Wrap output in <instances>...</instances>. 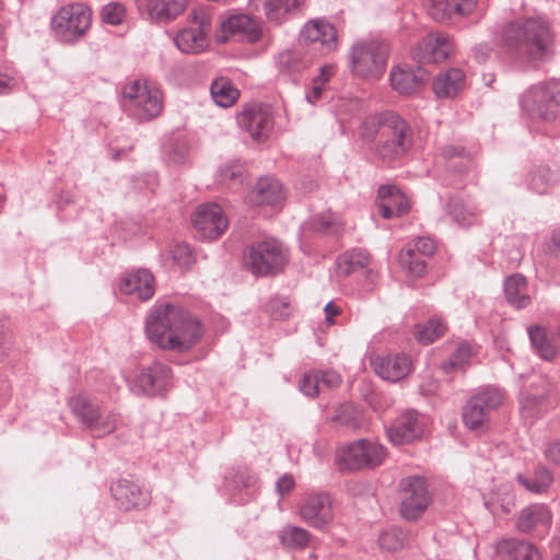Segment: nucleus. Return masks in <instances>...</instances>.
Instances as JSON below:
<instances>
[{
    "label": "nucleus",
    "mask_w": 560,
    "mask_h": 560,
    "mask_svg": "<svg viewBox=\"0 0 560 560\" xmlns=\"http://www.w3.org/2000/svg\"><path fill=\"white\" fill-rule=\"evenodd\" d=\"M300 389L308 397H316L319 394L320 385L315 372L305 373L300 380Z\"/></svg>",
    "instance_id": "4d7b16f0"
},
{
    "label": "nucleus",
    "mask_w": 560,
    "mask_h": 560,
    "mask_svg": "<svg viewBox=\"0 0 560 560\" xmlns=\"http://www.w3.org/2000/svg\"><path fill=\"white\" fill-rule=\"evenodd\" d=\"M388 55L389 47L384 40L358 42L349 52L351 71L361 78L377 79L386 69Z\"/></svg>",
    "instance_id": "423d86ee"
},
{
    "label": "nucleus",
    "mask_w": 560,
    "mask_h": 560,
    "mask_svg": "<svg viewBox=\"0 0 560 560\" xmlns=\"http://www.w3.org/2000/svg\"><path fill=\"white\" fill-rule=\"evenodd\" d=\"M103 22L110 25H119L126 16L125 5L119 2H110L103 7L101 11Z\"/></svg>",
    "instance_id": "864d4df0"
},
{
    "label": "nucleus",
    "mask_w": 560,
    "mask_h": 560,
    "mask_svg": "<svg viewBox=\"0 0 560 560\" xmlns=\"http://www.w3.org/2000/svg\"><path fill=\"white\" fill-rule=\"evenodd\" d=\"M314 58L315 56L311 51L294 48L280 52L276 58V63L280 72L296 74L307 69Z\"/></svg>",
    "instance_id": "c756f323"
},
{
    "label": "nucleus",
    "mask_w": 560,
    "mask_h": 560,
    "mask_svg": "<svg viewBox=\"0 0 560 560\" xmlns=\"http://www.w3.org/2000/svg\"><path fill=\"white\" fill-rule=\"evenodd\" d=\"M442 155L446 160H453L455 158L460 160L458 163L454 162L450 165V167H452L454 171L458 173H464L467 171L468 164L470 163V158L463 148L446 145L442 149Z\"/></svg>",
    "instance_id": "3c124183"
},
{
    "label": "nucleus",
    "mask_w": 560,
    "mask_h": 560,
    "mask_svg": "<svg viewBox=\"0 0 560 560\" xmlns=\"http://www.w3.org/2000/svg\"><path fill=\"white\" fill-rule=\"evenodd\" d=\"M268 311L273 319H285L291 314V305L285 299L276 298L268 303Z\"/></svg>",
    "instance_id": "6e6d98bb"
},
{
    "label": "nucleus",
    "mask_w": 560,
    "mask_h": 560,
    "mask_svg": "<svg viewBox=\"0 0 560 560\" xmlns=\"http://www.w3.org/2000/svg\"><path fill=\"white\" fill-rule=\"evenodd\" d=\"M378 126L381 127V118L378 120L375 117L366 118L361 127V137L365 140L373 139Z\"/></svg>",
    "instance_id": "680f3d73"
},
{
    "label": "nucleus",
    "mask_w": 560,
    "mask_h": 560,
    "mask_svg": "<svg viewBox=\"0 0 560 560\" xmlns=\"http://www.w3.org/2000/svg\"><path fill=\"white\" fill-rule=\"evenodd\" d=\"M446 330L445 324L439 318H431L425 324H419L415 327L416 339L423 343L429 345L441 338Z\"/></svg>",
    "instance_id": "c03bdc74"
},
{
    "label": "nucleus",
    "mask_w": 560,
    "mask_h": 560,
    "mask_svg": "<svg viewBox=\"0 0 560 560\" xmlns=\"http://www.w3.org/2000/svg\"><path fill=\"white\" fill-rule=\"evenodd\" d=\"M516 480L522 487L533 493H544L552 485L553 474L548 467L539 464L535 466L532 478L518 474Z\"/></svg>",
    "instance_id": "c9c22d12"
},
{
    "label": "nucleus",
    "mask_w": 560,
    "mask_h": 560,
    "mask_svg": "<svg viewBox=\"0 0 560 560\" xmlns=\"http://www.w3.org/2000/svg\"><path fill=\"white\" fill-rule=\"evenodd\" d=\"M172 258L179 267L187 268L195 261V256L187 243L175 244L172 248Z\"/></svg>",
    "instance_id": "5fc2aeb1"
},
{
    "label": "nucleus",
    "mask_w": 560,
    "mask_h": 560,
    "mask_svg": "<svg viewBox=\"0 0 560 560\" xmlns=\"http://www.w3.org/2000/svg\"><path fill=\"white\" fill-rule=\"evenodd\" d=\"M400 262L408 268V272L413 277L419 278L425 273L427 262L412 249L401 253Z\"/></svg>",
    "instance_id": "603ef678"
},
{
    "label": "nucleus",
    "mask_w": 560,
    "mask_h": 560,
    "mask_svg": "<svg viewBox=\"0 0 560 560\" xmlns=\"http://www.w3.org/2000/svg\"><path fill=\"white\" fill-rule=\"evenodd\" d=\"M210 93L215 104L221 107L232 106L240 96V92L232 81L223 77L213 80Z\"/></svg>",
    "instance_id": "a19ab883"
},
{
    "label": "nucleus",
    "mask_w": 560,
    "mask_h": 560,
    "mask_svg": "<svg viewBox=\"0 0 560 560\" xmlns=\"http://www.w3.org/2000/svg\"><path fill=\"white\" fill-rule=\"evenodd\" d=\"M465 85V72L459 68H450L434 78L432 90L438 98H453L464 90Z\"/></svg>",
    "instance_id": "b1692460"
},
{
    "label": "nucleus",
    "mask_w": 560,
    "mask_h": 560,
    "mask_svg": "<svg viewBox=\"0 0 560 560\" xmlns=\"http://www.w3.org/2000/svg\"><path fill=\"white\" fill-rule=\"evenodd\" d=\"M478 0H430L429 13L439 22L448 21L454 14L468 15L477 7Z\"/></svg>",
    "instance_id": "cd10ccee"
},
{
    "label": "nucleus",
    "mask_w": 560,
    "mask_h": 560,
    "mask_svg": "<svg viewBox=\"0 0 560 560\" xmlns=\"http://www.w3.org/2000/svg\"><path fill=\"white\" fill-rule=\"evenodd\" d=\"M224 33L230 35H241L249 43H256L261 37V30L253 18L246 14L232 15L221 22Z\"/></svg>",
    "instance_id": "c85d7f7f"
},
{
    "label": "nucleus",
    "mask_w": 560,
    "mask_h": 560,
    "mask_svg": "<svg viewBox=\"0 0 560 560\" xmlns=\"http://www.w3.org/2000/svg\"><path fill=\"white\" fill-rule=\"evenodd\" d=\"M370 261V255L365 249L353 248L340 255L337 259L338 272L345 277L364 269Z\"/></svg>",
    "instance_id": "ea45409f"
},
{
    "label": "nucleus",
    "mask_w": 560,
    "mask_h": 560,
    "mask_svg": "<svg viewBox=\"0 0 560 560\" xmlns=\"http://www.w3.org/2000/svg\"><path fill=\"white\" fill-rule=\"evenodd\" d=\"M217 183L229 190H238L246 179V168L240 159L222 163L215 174Z\"/></svg>",
    "instance_id": "2f4dec72"
},
{
    "label": "nucleus",
    "mask_w": 560,
    "mask_h": 560,
    "mask_svg": "<svg viewBox=\"0 0 560 560\" xmlns=\"http://www.w3.org/2000/svg\"><path fill=\"white\" fill-rule=\"evenodd\" d=\"M342 226L340 218L330 211L320 212L308 222V228L313 232L326 235L339 234Z\"/></svg>",
    "instance_id": "37998d69"
},
{
    "label": "nucleus",
    "mask_w": 560,
    "mask_h": 560,
    "mask_svg": "<svg viewBox=\"0 0 560 560\" xmlns=\"http://www.w3.org/2000/svg\"><path fill=\"white\" fill-rule=\"evenodd\" d=\"M408 542V534L400 528H390L381 533L378 537L380 547L387 551H397Z\"/></svg>",
    "instance_id": "49530a36"
},
{
    "label": "nucleus",
    "mask_w": 560,
    "mask_h": 560,
    "mask_svg": "<svg viewBox=\"0 0 560 560\" xmlns=\"http://www.w3.org/2000/svg\"><path fill=\"white\" fill-rule=\"evenodd\" d=\"M294 487V480L291 476L284 475L277 481V490L281 495L289 493Z\"/></svg>",
    "instance_id": "0e129e2a"
},
{
    "label": "nucleus",
    "mask_w": 560,
    "mask_h": 560,
    "mask_svg": "<svg viewBox=\"0 0 560 560\" xmlns=\"http://www.w3.org/2000/svg\"><path fill=\"white\" fill-rule=\"evenodd\" d=\"M187 156V150L184 145L179 147L178 144L174 145L172 151L170 152V159L174 163H184Z\"/></svg>",
    "instance_id": "774afa93"
},
{
    "label": "nucleus",
    "mask_w": 560,
    "mask_h": 560,
    "mask_svg": "<svg viewBox=\"0 0 560 560\" xmlns=\"http://www.w3.org/2000/svg\"><path fill=\"white\" fill-rule=\"evenodd\" d=\"M14 86V78L0 72V95L10 93Z\"/></svg>",
    "instance_id": "338daca9"
},
{
    "label": "nucleus",
    "mask_w": 560,
    "mask_h": 560,
    "mask_svg": "<svg viewBox=\"0 0 560 560\" xmlns=\"http://www.w3.org/2000/svg\"><path fill=\"white\" fill-rule=\"evenodd\" d=\"M147 11L151 20L168 23L183 12V0L172 3L170 0H148Z\"/></svg>",
    "instance_id": "e433bc0d"
},
{
    "label": "nucleus",
    "mask_w": 560,
    "mask_h": 560,
    "mask_svg": "<svg viewBox=\"0 0 560 560\" xmlns=\"http://www.w3.org/2000/svg\"><path fill=\"white\" fill-rule=\"evenodd\" d=\"M532 347L542 360L552 361L558 353L546 328L541 326H529L527 328Z\"/></svg>",
    "instance_id": "f704fd0d"
},
{
    "label": "nucleus",
    "mask_w": 560,
    "mask_h": 560,
    "mask_svg": "<svg viewBox=\"0 0 560 560\" xmlns=\"http://www.w3.org/2000/svg\"><path fill=\"white\" fill-rule=\"evenodd\" d=\"M92 24V10L83 2L62 5L51 18L50 27L56 37L66 43L80 40Z\"/></svg>",
    "instance_id": "39448f33"
},
{
    "label": "nucleus",
    "mask_w": 560,
    "mask_h": 560,
    "mask_svg": "<svg viewBox=\"0 0 560 560\" xmlns=\"http://www.w3.org/2000/svg\"><path fill=\"white\" fill-rule=\"evenodd\" d=\"M382 140L376 145V155L385 163L405 156L413 144L412 131L408 122L394 112L381 115Z\"/></svg>",
    "instance_id": "7ed1b4c3"
},
{
    "label": "nucleus",
    "mask_w": 560,
    "mask_h": 560,
    "mask_svg": "<svg viewBox=\"0 0 560 560\" xmlns=\"http://www.w3.org/2000/svg\"><path fill=\"white\" fill-rule=\"evenodd\" d=\"M453 48L447 34L431 33L419 43L415 58L421 63H439L450 57Z\"/></svg>",
    "instance_id": "6ab92c4d"
},
{
    "label": "nucleus",
    "mask_w": 560,
    "mask_h": 560,
    "mask_svg": "<svg viewBox=\"0 0 560 560\" xmlns=\"http://www.w3.org/2000/svg\"><path fill=\"white\" fill-rule=\"evenodd\" d=\"M172 384L171 368L161 362H155L142 370L135 382L139 392L148 396L162 395Z\"/></svg>",
    "instance_id": "a211bd4d"
},
{
    "label": "nucleus",
    "mask_w": 560,
    "mask_h": 560,
    "mask_svg": "<svg viewBox=\"0 0 560 560\" xmlns=\"http://www.w3.org/2000/svg\"><path fill=\"white\" fill-rule=\"evenodd\" d=\"M500 46L512 62L539 69L556 54V33L540 16L516 18L503 25Z\"/></svg>",
    "instance_id": "f257e3e1"
},
{
    "label": "nucleus",
    "mask_w": 560,
    "mask_h": 560,
    "mask_svg": "<svg viewBox=\"0 0 560 560\" xmlns=\"http://www.w3.org/2000/svg\"><path fill=\"white\" fill-rule=\"evenodd\" d=\"M331 421L337 425L345 427L350 430H358L364 423L362 410L352 402L339 405L331 417Z\"/></svg>",
    "instance_id": "58836bf2"
},
{
    "label": "nucleus",
    "mask_w": 560,
    "mask_h": 560,
    "mask_svg": "<svg viewBox=\"0 0 560 560\" xmlns=\"http://www.w3.org/2000/svg\"><path fill=\"white\" fill-rule=\"evenodd\" d=\"M389 79L395 91L409 95L429 81V73L421 67L417 69L397 67L392 70Z\"/></svg>",
    "instance_id": "5701e85b"
},
{
    "label": "nucleus",
    "mask_w": 560,
    "mask_h": 560,
    "mask_svg": "<svg viewBox=\"0 0 560 560\" xmlns=\"http://www.w3.org/2000/svg\"><path fill=\"white\" fill-rule=\"evenodd\" d=\"M544 456L549 463L560 467V439L551 441L545 446Z\"/></svg>",
    "instance_id": "bf43d9fd"
},
{
    "label": "nucleus",
    "mask_w": 560,
    "mask_h": 560,
    "mask_svg": "<svg viewBox=\"0 0 560 560\" xmlns=\"http://www.w3.org/2000/svg\"><path fill=\"white\" fill-rule=\"evenodd\" d=\"M119 289L124 294H136L140 300L147 301L154 294V276L148 269H139L126 275Z\"/></svg>",
    "instance_id": "a878e982"
},
{
    "label": "nucleus",
    "mask_w": 560,
    "mask_h": 560,
    "mask_svg": "<svg viewBox=\"0 0 560 560\" xmlns=\"http://www.w3.org/2000/svg\"><path fill=\"white\" fill-rule=\"evenodd\" d=\"M503 289L506 301L513 307L520 310L530 304L532 299L528 294L527 279L523 275L515 273L508 277Z\"/></svg>",
    "instance_id": "473e14b6"
},
{
    "label": "nucleus",
    "mask_w": 560,
    "mask_h": 560,
    "mask_svg": "<svg viewBox=\"0 0 560 560\" xmlns=\"http://www.w3.org/2000/svg\"><path fill=\"white\" fill-rule=\"evenodd\" d=\"M375 373L382 378L398 382L406 377L411 370V361L406 354H388L372 361Z\"/></svg>",
    "instance_id": "4be33fe9"
},
{
    "label": "nucleus",
    "mask_w": 560,
    "mask_h": 560,
    "mask_svg": "<svg viewBox=\"0 0 560 560\" xmlns=\"http://www.w3.org/2000/svg\"><path fill=\"white\" fill-rule=\"evenodd\" d=\"M399 190L395 185H381L377 190V197L380 199H390L389 201L397 198Z\"/></svg>",
    "instance_id": "e2e57ef3"
},
{
    "label": "nucleus",
    "mask_w": 560,
    "mask_h": 560,
    "mask_svg": "<svg viewBox=\"0 0 560 560\" xmlns=\"http://www.w3.org/2000/svg\"><path fill=\"white\" fill-rule=\"evenodd\" d=\"M299 43L315 57L330 54L338 48L337 30L325 19H313L301 30Z\"/></svg>",
    "instance_id": "ddd939ff"
},
{
    "label": "nucleus",
    "mask_w": 560,
    "mask_h": 560,
    "mask_svg": "<svg viewBox=\"0 0 560 560\" xmlns=\"http://www.w3.org/2000/svg\"><path fill=\"white\" fill-rule=\"evenodd\" d=\"M503 402V394L498 388H483L472 395L464 405L462 418L464 425L478 433L489 429L491 413Z\"/></svg>",
    "instance_id": "1a4fd4ad"
},
{
    "label": "nucleus",
    "mask_w": 560,
    "mask_h": 560,
    "mask_svg": "<svg viewBox=\"0 0 560 560\" xmlns=\"http://www.w3.org/2000/svg\"><path fill=\"white\" fill-rule=\"evenodd\" d=\"M386 457L385 447L369 439L355 440L337 452V464L340 471H359L374 469L382 465Z\"/></svg>",
    "instance_id": "0eeeda50"
},
{
    "label": "nucleus",
    "mask_w": 560,
    "mask_h": 560,
    "mask_svg": "<svg viewBox=\"0 0 560 560\" xmlns=\"http://www.w3.org/2000/svg\"><path fill=\"white\" fill-rule=\"evenodd\" d=\"M211 32V15L207 8H195L188 16V26L180 30L174 40L177 48L186 54L202 51L208 45Z\"/></svg>",
    "instance_id": "9b49d317"
},
{
    "label": "nucleus",
    "mask_w": 560,
    "mask_h": 560,
    "mask_svg": "<svg viewBox=\"0 0 560 560\" xmlns=\"http://www.w3.org/2000/svg\"><path fill=\"white\" fill-rule=\"evenodd\" d=\"M256 481V477L247 468L242 467L233 469V474L225 477L226 487L235 490L254 488Z\"/></svg>",
    "instance_id": "09e8293b"
},
{
    "label": "nucleus",
    "mask_w": 560,
    "mask_h": 560,
    "mask_svg": "<svg viewBox=\"0 0 560 560\" xmlns=\"http://www.w3.org/2000/svg\"><path fill=\"white\" fill-rule=\"evenodd\" d=\"M252 206L279 207L285 199L284 188L281 182L271 176L260 177L246 196Z\"/></svg>",
    "instance_id": "aec40b11"
},
{
    "label": "nucleus",
    "mask_w": 560,
    "mask_h": 560,
    "mask_svg": "<svg viewBox=\"0 0 560 560\" xmlns=\"http://www.w3.org/2000/svg\"><path fill=\"white\" fill-rule=\"evenodd\" d=\"M305 0H262V7L267 20L280 25L295 16Z\"/></svg>",
    "instance_id": "7c9ffc66"
},
{
    "label": "nucleus",
    "mask_w": 560,
    "mask_h": 560,
    "mask_svg": "<svg viewBox=\"0 0 560 560\" xmlns=\"http://www.w3.org/2000/svg\"><path fill=\"white\" fill-rule=\"evenodd\" d=\"M400 515L407 521L418 520L431 503L427 480L420 476H409L400 480Z\"/></svg>",
    "instance_id": "f8f14e48"
},
{
    "label": "nucleus",
    "mask_w": 560,
    "mask_h": 560,
    "mask_svg": "<svg viewBox=\"0 0 560 560\" xmlns=\"http://www.w3.org/2000/svg\"><path fill=\"white\" fill-rule=\"evenodd\" d=\"M522 105L532 116L553 120L560 115V81L553 79L533 85L524 94Z\"/></svg>",
    "instance_id": "9d476101"
},
{
    "label": "nucleus",
    "mask_w": 560,
    "mask_h": 560,
    "mask_svg": "<svg viewBox=\"0 0 560 560\" xmlns=\"http://www.w3.org/2000/svg\"><path fill=\"white\" fill-rule=\"evenodd\" d=\"M238 125L248 131L250 136L259 140L272 130L273 119L269 109L261 105H253L246 107L237 116Z\"/></svg>",
    "instance_id": "412c9836"
},
{
    "label": "nucleus",
    "mask_w": 560,
    "mask_h": 560,
    "mask_svg": "<svg viewBox=\"0 0 560 560\" xmlns=\"http://www.w3.org/2000/svg\"><path fill=\"white\" fill-rule=\"evenodd\" d=\"M69 407L80 422L88 429L93 425L96 417L100 416V406L94 404L88 396L79 394L69 400Z\"/></svg>",
    "instance_id": "4c0bfd02"
},
{
    "label": "nucleus",
    "mask_w": 560,
    "mask_h": 560,
    "mask_svg": "<svg viewBox=\"0 0 560 560\" xmlns=\"http://www.w3.org/2000/svg\"><path fill=\"white\" fill-rule=\"evenodd\" d=\"M124 106L129 116L138 121L156 118L163 108L159 90L149 89L145 82L133 80L122 89Z\"/></svg>",
    "instance_id": "6e6552de"
},
{
    "label": "nucleus",
    "mask_w": 560,
    "mask_h": 560,
    "mask_svg": "<svg viewBox=\"0 0 560 560\" xmlns=\"http://www.w3.org/2000/svg\"><path fill=\"white\" fill-rule=\"evenodd\" d=\"M497 553L509 560H541V555L530 541L517 538H502L495 545Z\"/></svg>",
    "instance_id": "bb28decb"
},
{
    "label": "nucleus",
    "mask_w": 560,
    "mask_h": 560,
    "mask_svg": "<svg viewBox=\"0 0 560 560\" xmlns=\"http://www.w3.org/2000/svg\"><path fill=\"white\" fill-rule=\"evenodd\" d=\"M117 422L118 415L112 411H100V416L96 417L95 421L93 422V425H91L89 430L96 433L98 436L106 435L115 431Z\"/></svg>",
    "instance_id": "8fccbe9b"
},
{
    "label": "nucleus",
    "mask_w": 560,
    "mask_h": 560,
    "mask_svg": "<svg viewBox=\"0 0 560 560\" xmlns=\"http://www.w3.org/2000/svg\"><path fill=\"white\" fill-rule=\"evenodd\" d=\"M447 212L459 226L469 228L477 223L481 213L480 209L464 201L460 198L452 197L447 205Z\"/></svg>",
    "instance_id": "72a5a7b5"
},
{
    "label": "nucleus",
    "mask_w": 560,
    "mask_h": 560,
    "mask_svg": "<svg viewBox=\"0 0 560 560\" xmlns=\"http://www.w3.org/2000/svg\"><path fill=\"white\" fill-rule=\"evenodd\" d=\"M558 182V175L548 166H539L527 177V185L536 194H547Z\"/></svg>",
    "instance_id": "79ce46f5"
},
{
    "label": "nucleus",
    "mask_w": 560,
    "mask_h": 560,
    "mask_svg": "<svg viewBox=\"0 0 560 560\" xmlns=\"http://www.w3.org/2000/svg\"><path fill=\"white\" fill-rule=\"evenodd\" d=\"M424 432L420 413L409 409L399 415L387 429V436L395 445L409 444L421 439Z\"/></svg>",
    "instance_id": "f3484780"
},
{
    "label": "nucleus",
    "mask_w": 560,
    "mask_h": 560,
    "mask_svg": "<svg viewBox=\"0 0 560 560\" xmlns=\"http://www.w3.org/2000/svg\"><path fill=\"white\" fill-rule=\"evenodd\" d=\"M315 374L320 387H326L327 389L339 387L342 381L340 374L334 370L315 371Z\"/></svg>",
    "instance_id": "13d9d810"
},
{
    "label": "nucleus",
    "mask_w": 560,
    "mask_h": 560,
    "mask_svg": "<svg viewBox=\"0 0 560 560\" xmlns=\"http://www.w3.org/2000/svg\"><path fill=\"white\" fill-rule=\"evenodd\" d=\"M149 340L163 350L185 352L202 337L201 323L187 310L171 303L158 304L145 322Z\"/></svg>",
    "instance_id": "f03ea898"
},
{
    "label": "nucleus",
    "mask_w": 560,
    "mask_h": 560,
    "mask_svg": "<svg viewBox=\"0 0 560 560\" xmlns=\"http://www.w3.org/2000/svg\"><path fill=\"white\" fill-rule=\"evenodd\" d=\"M492 48L489 44L482 43L474 47L472 51L479 62H485L490 56Z\"/></svg>",
    "instance_id": "69168bd1"
},
{
    "label": "nucleus",
    "mask_w": 560,
    "mask_h": 560,
    "mask_svg": "<svg viewBox=\"0 0 560 560\" xmlns=\"http://www.w3.org/2000/svg\"><path fill=\"white\" fill-rule=\"evenodd\" d=\"M279 539L289 548L302 549L310 541V533L302 527L289 525L280 530Z\"/></svg>",
    "instance_id": "a18cd8bd"
},
{
    "label": "nucleus",
    "mask_w": 560,
    "mask_h": 560,
    "mask_svg": "<svg viewBox=\"0 0 560 560\" xmlns=\"http://www.w3.org/2000/svg\"><path fill=\"white\" fill-rule=\"evenodd\" d=\"M191 222L196 236L206 241L219 238L229 225V221L218 203L199 206L191 217Z\"/></svg>",
    "instance_id": "2eb2a0df"
},
{
    "label": "nucleus",
    "mask_w": 560,
    "mask_h": 560,
    "mask_svg": "<svg viewBox=\"0 0 560 560\" xmlns=\"http://www.w3.org/2000/svg\"><path fill=\"white\" fill-rule=\"evenodd\" d=\"M471 357V347L468 342H460L448 360L442 363V370L450 374L455 369L463 368Z\"/></svg>",
    "instance_id": "de8ad7c7"
},
{
    "label": "nucleus",
    "mask_w": 560,
    "mask_h": 560,
    "mask_svg": "<svg viewBox=\"0 0 560 560\" xmlns=\"http://www.w3.org/2000/svg\"><path fill=\"white\" fill-rule=\"evenodd\" d=\"M109 489L116 508L124 512L143 511L152 500L148 489L128 478L117 479Z\"/></svg>",
    "instance_id": "4468645a"
},
{
    "label": "nucleus",
    "mask_w": 560,
    "mask_h": 560,
    "mask_svg": "<svg viewBox=\"0 0 560 560\" xmlns=\"http://www.w3.org/2000/svg\"><path fill=\"white\" fill-rule=\"evenodd\" d=\"M289 261V252L275 238L254 242L244 255V264L256 277L276 276Z\"/></svg>",
    "instance_id": "20e7f679"
},
{
    "label": "nucleus",
    "mask_w": 560,
    "mask_h": 560,
    "mask_svg": "<svg viewBox=\"0 0 560 560\" xmlns=\"http://www.w3.org/2000/svg\"><path fill=\"white\" fill-rule=\"evenodd\" d=\"M413 250L417 255L431 256L435 252V243L430 237H418Z\"/></svg>",
    "instance_id": "052dcab7"
},
{
    "label": "nucleus",
    "mask_w": 560,
    "mask_h": 560,
    "mask_svg": "<svg viewBox=\"0 0 560 560\" xmlns=\"http://www.w3.org/2000/svg\"><path fill=\"white\" fill-rule=\"evenodd\" d=\"M552 523V515L544 504H532L524 508L517 517L516 528L524 534L542 528L548 530Z\"/></svg>",
    "instance_id": "393cba45"
},
{
    "label": "nucleus",
    "mask_w": 560,
    "mask_h": 560,
    "mask_svg": "<svg viewBox=\"0 0 560 560\" xmlns=\"http://www.w3.org/2000/svg\"><path fill=\"white\" fill-rule=\"evenodd\" d=\"M300 516L314 528L327 529L335 516L330 494L318 492L307 495L300 505Z\"/></svg>",
    "instance_id": "dca6fc26"
}]
</instances>
